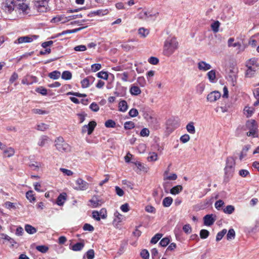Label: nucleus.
I'll return each instance as SVG.
<instances>
[{"mask_svg": "<svg viewBox=\"0 0 259 259\" xmlns=\"http://www.w3.org/2000/svg\"><path fill=\"white\" fill-rule=\"evenodd\" d=\"M178 48V42L175 37H168L165 41L163 54L166 56H171Z\"/></svg>", "mask_w": 259, "mask_h": 259, "instance_id": "obj_1", "label": "nucleus"}, {"mask_svg": "<svg viewBox=\"0 0 259 259\" xmlns=\"http://www.w3.org/2000/svg\"><path fill=\"white\" fill-rule=\"evenodd\" d=\"M235 160L232 157H229L226 159V166L224 168L225 178H230L233 177L235 166Z\"/></svg>", "mask_w": 259, "mask_h": 259, "instance_id": "obj_2", "label": "nucleus"}, {"mask_svg": "<svg viewBox=\"0 0 259 259\" xmlns=\"http://www.w3.org/2000/svg\"><path fill=\"white\" fill-rule=\"evenodd\" d=\"M131 163H132L133 169L138 174L141 175L142 173H146L149 170V167L140 161L136 160L133 158V155L131 154Z\"/></svg>", "mask_w": 259, "mask_h": 259, "instance_id": "obj_3", "label": "nucleus"}, {"mask_svg": "<svg viewBox=\"0 0 259 259\" xmlns=\"http://www.w3.org/2000/svg\"><path fill=\"white\" fill-rule=\"evenodd\" d=\"M246 127L249 130L246 134L247 136L253 138L257 137V125L254 120H248L246 123Z\"/></svg>", "mask_w": 259, "mask_h": 259, "instance_id": "obj_4", "label": "nucleus"}, {"mask_svg": "<svg viewBox=\"0 0 259 259\" xmlns=\"http://www.w3.org/2000/svg\"><path fill=\"white\" fill-rule=\"evenodd\" d=\"M34 6L38 12L44 13L48 10L49 0H34Z\"/></svg>", "mask_w": 259, "mask_h": 259, "instance_id": "obj_5", "label": "nucleus"}, {"mask_svg": "<svg viewBox=\"0 0 259 259\" xmlns=\"http://www.w3.org/2000/svg\"><path fill=\"white\" fill-rule=\"evenodd\" d=\"M55 146L57 149L60 152H67L70 150V146L64 142L62 137H59L55 141Z\"/></svg>", "mask_w": 259, "mask_h": 259, "instance_id": "obj_6", "label": "nucleus"}, {"mask_svg": "<svg viewBox=\"0 0 259 259\" xmlns=\"http://www.w3.org/2000/svg\"><path fill=\"white\" fill-rule=\"evenodd\" d=\"M17 7L14 0H4L2 8L6 12L11 13Z\"/></svg>", "mask_w": 259, "mask_h": 259, "instance_id": "obj_7", "label": "nucleus"}, {"mask_svg": "<svg viewBox=\"0 0 259 259\" xmlns=\"http://www.w3.org/2000/svg\"><path fill=\"white\" fill-rule=\"evenodd\" d=\"M74 189L77 191H84L88 189L89 184L83 179L78 178L75 181Z\"/></svg>", "mask_w": 259, "mask_h": 259, "instance_id": "obj_8", "label": "nucleus"}, {"mask_svg": "<svg viewBox=\"0 0 259 259\" xmlns=\"http://www.w3.org/2000/svg\"><path fill=\"white\" fill-rule=\"evenodd\" d=\"M71 17L66 16L65 15H60L54 17L52 19L51 22L55 23H65L71 20Z\"/></svg>", "mask_w": 259, "mask_h": 259, "instance_id": "obj_9", "label": "nucleus"}, {"mask_svg": "<svg viewBox=\"0 0 259 259\" xmlns=\"http://www.w3.org/2000/svg\"><path fill=\"white\" fill-rule=\"evenodd\" d=\"M96 124H97L95 121H90L88 125H83L81 130L82 134H84L87 132L89 135H91L94 130Z\"/></svg>", "mask_w": 259, "mask_h": 259, "instance_id": "obj_10", "label": "nucleus"}, {"mask_svg": "<svg viewBox=\"0 0 259 259\" xmlns=\"http://www.w3.org/2000/svg\"><path fill=\"white\" fill-rule=\"evenodd\" d=\"M38 36L33 35L31 36H25L19 37L15 41V44H22L23 42H30L34 39L38 38Z\"/></svg>", "mask_w": 259, "mask_h": 259, "instance_id": "obj_11", "label": "nucleus"}, {"mask_svg": "<svg viewBox=\"0 0 259 259\" xmlns=\"http://www.w3.org/2000/svg\"><path fill=\"white\" fill-rule=\"evenodd\" d=\"M221 94L218 91H213L207 96V100L210 102H214L220 99Z\"/></svg>", "mask_w": 259, "mask_h": 259, "instance_id": "obj_12", "label": "nucleus"}, {"mask_svg": "<svg viewBox=\"0 0 259 259\" xmlns=\"http://www.w3.org/2000/svg\"><path fill=\"white\" fill-rule=\"evenodd\" d=\"M215 220L212 214H206L203 217L204 224L207 226H210L213 224Z\"/></svg>", "mask_w": 259, "mask_h": 259, "instance_id": "obj_13", "label": "nucleus"}, {"mask_svg": "<svg viewBox=\"0 0 259 259\" xmlns=\"http://www.w3.org/2000/svg\"><path fill=\"white\" fill-rule=\"evenodd\" d=\"M95 79V78L92 76H90L84 78L81 81V87L83 88H88L90 84L94 82Z\"/></svg>", "mask_w": 259, "mask_h": 259, "instance_id": "obj_14", "label": "nucleus"}, {"mask_svg": "<svg viewBox=\"0 0 259 259\" xmlns=\"http://www.w3.org/2000/svg\"><path fill=\"white\" fill-rule=\"evenodd\" d=\"M37 81L36 77L31 75L26 76L22 80V83L24 84H32Z\"/></svg>", "mask_w": 259, "mask_h": 259, "instance_id": "obj_15", "label": "nucleus"}, {"mask_svg": "<svg viewBox=\"0 0 259 259\" xmlns=\"http://www.w3.org/2000/svg\"><path fill=\"white\" fill-rule=\"evenodd\" d=\"M247 69L246 71L245 75L247 77H252L257 70L259 69V68L251 67V66H246Z\"/></svg>", "mask_w": 259, "mask_h": 259, "instance_id": "obj_16", "label": "nucleus"}, {"mask_svg": "<svg viewBox=\"0 0 259 259\" xmlns=\"http://www.w3.org/2000/svg\"><path fill=\"white\" fill-rule=\"evenodd\" d=\"M257 59L256 58H252L246 62V66H251L259 68V64L257 62Z\"/></svg>", "mask_w": 259, "mask_h": 259, "instance_id": "obj_17", "label": "nucleus"}, {"mask_svg": "<svg viewBox=\"0 0 259 259\" xmlns=\"http://www.w3.org/2000/svg\"><path fill=\"white\" fill-rule=\"evenodd\" d=\"M90 201L91 203L92 207L93 208L100 206L102 203V201L98 199V198L96 196H93Z\"/></svg>", "mask_w": 259, "mask_h": 259, "instance_id": "obj_18", "label": "nucleus"}, {"mask_svg": "<svg viewBox=\"0 0 259 259\" xmlns=\"http://www.w3.org/2000/svg\"><path fill=\"white\" fill-rule=\"evenodd\" d=\"M198 68L199 70L207 71L211 68V66L204 61H200L198 64Z\"/></svg>", "mask_w": 259, "mask_h": 259, "instance_id": "obj_19", "label": "nucleus"}, {"mask_svg": "<svg viewBox=\"0 0 259 259\" xmlns=\"http://www.w3.org/2000/svg\"><path fill=\"white\" fill-rule=\"evenodd\" d=\"M114 222L120 223L125 220V217L123 215L119 213L117 211H116L114 213Z\"/></svg>", "mask_w": 259, "mask_h": 259, "instance_id": "obj_20", "label": "nucleus"}, {"mask_svg": "<svg viewBox=\"0 0 259 259\" xmlns=\"http://www.w3.org/2000/svg\"><path fill=\"white\" fill-rule=\"evenodd\" d=\"M250 148V145H245L242 149L241 152L239 155L240 160H242L247 155V153L249 149Z\"/></svg>", "mask_w": 259, "mask_h": 259, "instance_id": "obj_21", "label": "nucleus"}, {"mask_svg": "<svg viewBox=\"0 0 259 259\" xmlns=\"http://www.w3.org/2000/svg\"><path fill=\"white\" fill-rule=\"evenodd\" d=\"M49 138L46 136H41L38 141L37 144L39 146L43 147L48 143Z\"/></svg>", "mask_w": 259, "mask_h": 259, "instance_id": "obj_22", "label": "nucleus"}, {"mask_svg": "<svg viewBox=\"0 0 259 259\" xmlns=\"http://www.w3.org/2000/svg\"><path fill=\"white\" fill-rule=\"evenodd\" d=\"M138 64H135L134 68L131 67V69H132L131 70V77H133L134 79L135 78L136 74L135 73V69L138 73H140L142 72V69L138 67Z\"/></svg>", "mask_w": 259, "mask_h": 259, "instance_id": "obj_23", "label": "nucleus"}, {"mask_svg": "<svg viewBox=\"0 0 259 259\" xmlns=\"http://www.w3.org/2000/svg\"><path fill=\"white\" fill-rule=\"evenodd\" d=\"M141 93V90L139 87L135 85L131 87V94L134 96H138Z\"/></svg>", "mask_w": 259, "mask_h": 259, "instance_id": "obj_24", "label": "nucleus"}, {"mask_svg": "<svg viewBox=\"0 0 259 259\" xmlns=\"http://www.w3.org/2000/svg\"><path fill=\"white\" fill-rule=\"evenodd\" d=\"M15 8H17L19 10L22 11L25 13H28L27 10L28 8V6L24 3H20L17 4V7Z\"/></svg>", "mask_w": 259, "mask_h": 259, "instance_id": "obj_25", "label": "nucleus"}, {"mask_svg": "<svg viewBox=\"0 0 259 259\" xmlns=\"http://www.w3.org/2000/svg\"><path fill=\"white\" fill-rule=\"evenodd\" d=\"M66 194H61L57 199L56 203L58 205H63L66 200Z\"/></svg>", "mask_w": 259, "mask_h": 259, "instance_id": "obj_26", "label": "nucleus"}, {"mask_svg": "<svg viewBox=\"0 0 259 259\" xmlns=\"http://www.w3.org/2000/svg\"><path fill=\"white\" fill-rule=\"evenodd\" d=\"M29 166L32 170L37 171L41 166V163L39 162L34 161L30 162Z\"/></svg>", "mask_w": 259, "mask_h": 259, "instance_id": "obj_27", "label": "nucleus"}, {"mask_svg": "<svg viewBox=\"0 0 259 259\" xmlns=\"http://www.w3.org/2000/svg\"><path fill=\"white\" fill-rule=\"evenodd\" d=\"M118 107L119 111L125 112L128 108V105L125 101L122 100L119 103Z\"/></svg>", "mask_w": 259, "mask_h": 259, "instance_id": "obj_28", "label": "nucleus"}, {"mask_svg": "<svg viewBox=\"0 0 259 259\" xmlns=\"http://www.w3.org/2000/svg\"><path fill=\"white\" fill-rule=\"evenodd\" d=\"M25 230L27 233L29 234H33L37 231V230L35 228L28 224L25 225Z\"/></svg>", "mask_w": 259, "mask_h": 259, "instance_id": "obj_29", "label": "nucleus"}, {"mask_svg": "<svg viewBox=\"0 0 259 259\" xmlns=\"http://www.w3.org/2000/svg\"><path fill=\"white\" fill-rule=\"evenodd\" d=\"M183 190V187L181 185H177L172 187L170 190V193L172 195H176L179 194Z\"/></svg>", "mask_w": 259, "mask_h": 259, "instance_id": "obj_30", "label": "nucleus"}, {"mask_svg": "<svg viewBox=\"0 0 259 259\" xmlns=\"http://www.w3.org/2000/svg\"><path fill=\"white\" fill-rule=\"evenodd\" d=\"M173 199L170 197L164 198L162 201V204L164 207H169L172 203Z\"/></svg>", "mask_w": 259, "mask_h": 259, "instance_id": "obj_31", "label": "nucleus"}, {"mask_svg": "<svg viewBox=\"0 0 259 259\" xmlns=\"http://www.w3.org/2000/svg\"><path fill=\"white\" fill-rule=\"evenodd\" d=\"M139 34L143 37H146L149 33V31L147 29H145L144 27L140 28L138 30Z\"/></svg>", "mask_w": 259, "mask_h": 259, "instance_id": "obj_32", "label": "nucleus"}, {"mask_svg": "<svg viewBox=\"0 0 259 259\" xmlns=\"http://www.w3.org/2000/svg\"><path fill=\"white\" fill-rule=\"evenodd\" d=\"M186 129L190 134H194L195 133V128L193 122H189L186 125Z\"/></svg>", "mask_w": 259, "mask_h": 259, "instance_id": "obj_33", "label": "nucleus"}, {"mask_svg": "<svg viewBox=\"0 0 259 259\" xmlns=\"http://www.w3.org/2000/svg\"><path fill=\"white\" fill-rule=\"evenodd\" d=\"M84 243H81V242H78V243H76V244H75L74 245H73L72 246L71 249L73 251H80L83 248V247H84Z\"/></svg>", "mask_w": 259, "mask_h": 259, "instance_id": "obj_34", "label": "nucleus"}, {"mask_svg": "<svg viewBox=\"0 0 259 259\" xmlns=\"http://www.w3.org/2000/svg\"><path fill=\"white\" fill-rule=\"evenodd\" d=\"M14 149L11 147L7 148L4 151L5 156L8 157L12 156L14 154Z\"/></svg>", "mask_w": 259, "mask_h": 259, "instance_id": "obj_35", "label": "nucleus"}, {"mask_svg": "<svg viewBox=\"0 0 259 259\" xmlns=\"http://www.w3.org/2000/svg\"><path fill=\"white\" fill-rule=\"evenodd\" d=\"M61 73L58 71H54L49 74V77L53 79H57L60 76Z\"/></svg>", "mask_w": 259, "mask_h": 259, "instance_id": "obj_36", "label": "nucleus"}, {"mask_svg": "<svg viewBox=\"0 0 259 259\" xmlns=\"http://www.w3.org/2000/svg\"><path fill=\"white\" fill-rule=\"evenodd\" d=\"M26 197L30 202H34L35 200V198L33 194V191L31 190L28 191L26 192Z\"/></svg>", "mask_w": 259, "mask_h": 259, "instance_id": "obj_37", "label": "nucleus"}, {"mask_svg": "<svg viewBox=\"0 0 259 259\" xmlns=\"http://www.w3.org/2000/svg\"><path fill=\"white\" fill-rule=\"evenodd\" d=\"M207 75L209 81L211 82H213L216 77L215 71L213 70H211L207 73Z\"/></svg>", "mask_w": 259, "mask_h": 259, "instance_id": "obj_38", "label": "nucleus"}, {"mask_svg": "<svg viewBox=\"0 0 259 259\" xmlns=\"http://www.w3.org/2000/svg\"><path fill=\"white\" fill-rule=\"evenodd\" d=\"M244 114L247 117H250L252 115L254 112V109L252 107H245L244 109Z\"/></svg>", "mask_w": 259, "mask_h": 259, "instance_id": "obj_39", "label": "nucleus"}, {"mask_svg": "<svg viewBox=\"0 0 259 259\" xmlns=\"http://www.w3.org/2000/svg\"><path fill=\"white\" fill-rule=\"evenodd\" d=\"M162 234L157 233L151 239L150 242L152 244H156L162 237Z\"/></svg>", "mask_w": 259, "mask_h": 259, "instance_id": "obj_40", "label": "nucleus"}, {"mask_svg": "<svg viewBox=\"0 0 259 259\" xmlns=\"http://www.w3.org/2000/svg\"><path fill=\"white\" fill-rule=\"evenodd\" d=\"M168 174V171H165L164 174V180H176L177 179V176L176 174H172L170 176L165 177Z\"/></svg>", "mask_w": 259, "mask_h": 259, "instance_id": "obj_41", "label": "nucleus"}, {"mask_svg": "<svg viewBox=\"0 0 259 259\" xmlns=\"http://www.w3.org/2000/svg\"><path fill=\"white\" fill-rule=\"evenodd\" d=\"M170 242V239L169 237H165L162 238L160 242L159 245L162 247H165Z\"/></svg>", "mask_w": 259, "mask_h": 259, "instance_id": "obj_42", "label": "nucleus"}, {"mask_svg": "<svg viewBox=\"0 0 259 259\" xmlns=\"http://www.w3.org/2000/svg\"><path fill=\"white\" fill-rule=\"evenodd\" d=\"M235 210V208L233 205H227L225 208L224 209V212L227 214H232Z\"/></svg>", "mask_w": 259, "mask_h": 259, "instance_id": "obj_43", "label": "nucleus"}, {"mask_svg": "<svg viewBox=\"0 0 259 259\" xmlns=\"http://www.w3.org/2000/svg\"><path fill=\"white\" fill-rule=\"evenodd\" d=\"M72 77V74L69 71H64L62 74V78L63 79L69 80Z\"/></svg>", "mask_w": 259, "mask_h": 259, "instance_id": "obj_44", "label": "nucleus"}, {"mask_svg": "<svg viewBox=\"0 0 259 259\" xmlns=\"http://www.w3.org/2000/svg\"><path fill=\"white\" fill-rule=\"evenodd\" d=\"M205 89V84L203 83H200L196 86V92L197 94L200 95L202 93Z\"/></svg>", "mask_w": 259, "mask_h": 259, "instance_id": "obj_45", "label": "nucleus"}, {"mask_svg": "<svg viewBox=\"0 0 259 259\" xmlns=\"http://www.w3.org/2000/svg\"><path fill=\"white\" fill-rule=\"evenodd\" d=\"M220 23L218 21H216L211 25V27L212 31L216 33L219 31V28L220 27Z\"/></svg>", "mask_w": 259, "mask_h": 259, "instance_id": "obj_46", "label": "nucleus"}, {"mask_svg": "<svg viewBox=\"0 0 259 259\" xmlns=\"http://www.w3.org/2000/svg\"><path fill=\"white\" fill-rule=\"evenodd\" d=\"M98 77L107 80L108 78V74L107 72L101 71L97 74Z\"/></svg>", "mask_w": 259, "mask_h": 259, "instance_id": "obj_47", "label": "nucleus"}, {"mask_svg": "<svg viewBox=\"0 0 259 259\" xmlns=\"http://www.w3.org/2000/svg\"><path fill=\"white\" fill-rule=\"evenodd\" d=\"M235 232L233 229L229 230L227 235V238L228 240H232L235 238Z\"/></svg>", "mask_w": 259, "mask_h": 259, "instance_id": "obj_48", "label": "nucleus"}, {"mask_svg": "<svg viewBox=\"0 0 259 259\" xmlns=\"http://www.w3.org/2000/svg\"><path fill=\"white\" fill-rule=\"evenodd\" d=\"M226 233H227L226 229H223L222 231L219 232L217 235L216 241H220Z\"/></svg>", "mask_w": 259, "mask_h": 259, "instance_id": "obj_49", "label": "nucleus"}, {"mask_svg": "<svg viewBox=\"0 0 259 259\" xmlns=\"http://www.w3.org/2000/svg\"><path fill=\"white\" fill-rule=\"evenodd\" d=\"M253 94L256 101L254 103L253 105L256 106L259 105V88H257L253 92Z\"/></svg>", "mask_w": 259, "mask_h": 259, "instance_id": "obj_50", "label": "nucleus"}, {"mask_svg": "<svg viewBox=\"0 0 259 259\" xmlns=\"http://www.w3.org/2000/svg\"><path fill=\"white\" fill-rule=\"evenodd\" d=\"M32 112L33 113L37 114H47L49 113L48 111L40 109H33Z\"/></svg>", "mask_w": 259, "mask_h": 259, "instance_id": "obj_51", "label": "nucleus"}, {"mask_svg": "<svg viewBox=\"0 0 259 259\" xmlns=\"http://www.w3.org/2000/svg\"><path fill=\"white\" fill-rule=\"evenodd\" d=\"M209 234V231L205 229H202L200 232V236L201 239H206L208 237Z\"/></svg>", "mask_w": 259, "mask_h": 259, "instance_id": "obj_52", "label": "nucleus"}, {"mask_svg": "<svg viewBox=\"0 0 259 259\" xmlns=\"http://www.w3.org/2000/svg\"><path fill=\"white\" fill-rule=\"evenodd\" d=\"M48 128H49L48 125H47L45 123H41L37 125L36 129L38 131H45Z\"/></svg>", "mask_w": 259, "mask_h": 259, "instance_id": "obj_53", "label": "nucleus"}, {"mask_svg": "<svg viewBox=\"0 0 259 259\" xmlns=\"http://www.w3.org/2000/svg\"><path fill=\"white\" fill-rule=\"evenodd\" d=\"M115 125V121L111 119L107 120L105 123V125L107 127H114Z\"/></svg>", "mask_w": 259, "mask_h": 259, "instance_id": "obj_54", "label": "nucleus"}, {"mask_svg": "<svg viewBox=\"0 0 259 259\" xmlns=\"http://www.w3.org/2000/svg\"><path fill=\"white\" fill-rule=\"evenodd\" d=\"M36 249L42 253H46L48 250L49 248L45 245H38L36 247Z\"/></svg>", "mask_w": 259, "mask_h": 259, "instance_id": "obj_55", "label": "nucleus"}, {"mask_svg": "<svg viewBox=\"0 0 259 259\" xmlns=\"http://www.w3.org/2000/svg\"><path fill=\"white\" fill-rule=\"evenodd\" d=\"M88 259H93L95 257V252L93 249L89 250L86 253Z\"/></svg>", "mask_w": 259, "mask_h": 259, "instance_id": "obj_56", "label": "nucleus"}, {"mask_svg": "<svg viewBox=\"0 0 259 259\" xmlns=\"http://www.w3.org/2000/svg\"><path fill=\"white\" fill-rule=\"evenodd\" d=\"M101 68V65L100 64H94L91 65V70L93 72H95Z\"/></svg>", "mask_w": 259, "mask_h": 259, "instance_id": "obj_57", "label": "nucleus"}, {"mask_svg": "<svg viewBox=\"0 0 259 259\" xmlns=\"http://www.w3.org/2000/svg\"><path fill=\"white\" fill-rule=\"evenodd\" d=\"M60 170L61 172H62L65 175L67 176H70L73 174V172L71 170L64 168H60Z\"/></svg>", "mask_w": 259, "mask_h": 259, "instance_id": "obj_58", "label": "nucleus"}, {"mask_svg": "<svg viewBox=\"0 0 259 259\" xmlns=\"http://www.w3.org/2000/svg\"><path fill=\"white\" fill-rule=\"evenodd\" d=\"M148 62L150 64L152 65H156L159 62V60L157 58L155 57H151L148 59Z\"/></svg>", "mask_w": 259, "mask_h": 259, "instance_id": "obj_59", "label": "nucleus"}, {"mask_svg": "<svg viewBox=\"0 0 259 259\" xmlns=\"http://www.w3.org/2000/svg\"><path fill=\"white\" fill-rule=\"evenodd\" d=\"M74 50L77 52H83L87 50V47L84 45H79L75 47Z\"/></svg>", "mask_w": 259, "mask_h": 259, "instance_id": "obj_60", "label": "nucleus"}, {"mask_svg": "<svg viewBox=\"0 0 259 259\" xmlns=\"http://www.w3.org/2000/svg\"><path fill=\"white\" fill-rule=\"evenodd\" d=\"M224 204V202L222 200H218L214 204V206L216 209L219 210Z\"/></svg>", "mask_w": 259, "mask_h": 259, "instance_id": "obj_61", "label": "nucleus"}, {"mask_svg": "<svg viewBox=\"0 0 259 259\" xmlns=\"http://www.w3.org/2000/svg\"><path fill=\"white\" fill-rule=\"evenodd\" d=\"M90 108L93 111H94V112H97V111H98L99 110V107L97 103H95V102L92 103L90 105Z\"/></svg>", "mask_w": 259, "mask_h": 259, "instance_id": "obj_62", "label": "nucleus"}, {"mask_svg": "<svg viewBox=\"0 0 259 259\" xmlns=\"http://www.w3.org/2000/svg\"><path fill=\"white\" fill-rule=\"evenodd\" d=\"M190 140V136L188 134H185L182 136L180 138V141L183 143H186Z\"/></svg>", "mask_w": 259, "mask_h": 259, "instance_id": "obj_63", "label": "nucleus"}, {"mask_svg": "<svg viewBox=\"0 0 259 259\" xmlns=\"http://www.w3.org/2000/svg\"><path fill=\"white\" fill-rule=\"evenodd\" d=\"M137 82L141 87H144L146 84V80L144 77L140 76L137 78Z\"/></svg>", "mask_w": 259, "mask_h": 259, "instance_id": "obj_64", "label": "nucleus"}]
</instances>
